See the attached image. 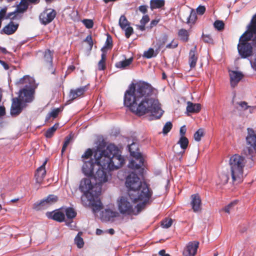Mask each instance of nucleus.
Instances as JSON below:
<instances>
[{
  "label": "nucleus",
  "instance_id": "obj_56",
  "mask_svg": "<svg viewBox=\"0 0 256 256\" xmlns=\"http://www.w3.org/2000/svg\"><path fill=\"white\" fill-rule=\"evenodd\" d=\"M85 41L88 44L90 48L92 47V46L93 45V43H92V37L90 36H88L86 38Z\"/></svg>",
  "mask_w": 256,
  "mask_h": 256
},
{
  "label": "nucleus",
  "instance_id": "obj_54",
  "mask_svg": "<svg viewBox=\"0 0 256 256\" xmlns=\"http://www.w3.org/2000/svg\"><path fill=\"white\" fill-rule=\"evenodd\" d=\"M150 19L148 15L143 16L142 20H140V24L145 26V24L148 22Z\"/></svg>",
  "mask_w": 256,
  "mask_h": 256
},
{
  "label": "nucleus",
  "instance_id": "obj_17",
  "mask_svg": "<svg viewBox=\"0 0 256 256\" xmlns=\"http://www.w3.org/2000/svg\"><path fill=\"white\" fill-rule=\"evenodd\" d=\"M46 216L48 218L59 222H63L65 220V214L63 209L52 212H48L46 214Z\"/></svg>",
  "mask_w": 256,
  "mask_h": 256
},
{
  "label": "nucleus",
  "instance_id": "obj_63",
  "mask_svg": "<svg viewBox=\"0 0 256 256\" xmlns=\"http://www.w3.org/2000/svg\"><path fill=\"white\" fill-rule=\"evenodd\" d=\"M159 254L160 256H170L168 254H166L164 250H161L159 252Z\"/></svg>",
  "mask_w": 256,
  "mask_h": 256
},
{
  "label": "nucleus",
  "instance_id": "obj_11",
  "mask_svg": "<svg viewBox=\"0 0 256 256\" xmlns=\"http://www.w3.org/2000/svg\"><path fill=\"white\" fill-rule=\"evenodd\" d=\"M99 167L100 165L96 162V159L94 158V161L92 160H84L82 167V172L87 176L92 177Z\"/></svg>",
  "mask_w": 256,
  "mask_h": 256
},
{
  "label": "nucleus",
  "instance_id": "obj_19",
  "mask_svg": "<svg viewBox=\"0 0 256 256\" xmlns=\"http://www.w3.org/2000/svg\"><path fill=\"white\" fill-rule=\"evenodd\" d=\"M22 102L18 98H16L12 99V103L10 113L12 116L18 114L22 110Z\"/></svg>",
  "mask_w": 256,
  "mask_h": 256
},
{
  "label": "nucleus",
  "instance_id": "obj_40",
  "mask_svg": "<svg viewBox=\"0 0 256 256\" xmlns=\"http://www.w3.org/2000/svg\"><path fill=\"white\" fill-rule=\"evenodd\" d=\"M196 14L195 13V12L192 11L189 16L188 18L187 23L190 24H193L196 22Z\"/></svg>",
  "mask_w": 256,
  "mask_h": 256
},
{
  "label": "nucleus",
  "instance_id": "obj_44",
  "mask_svg": "<svg viewBox=\"0 0 256 256\" xmlns=\"http://www.w3.org/2000/svg\"><path fill=\"white\" fill-rule=\"evenodd\" d=\"M84 24L88 28H91L93 27L94 22L92 20L90 19H84L82 21Z\"/></svg>",
  "mask_w": 256,
  "mask_h": 256
},
{
  "label": "nucleus",
  "instance_id": "obj_14",
  "mask_svg": "<svg viewBox=\"0 0 256 256\" xmlns=\"http://www.w3.org/2000/svg\"><path fill=\"white\" fill-rule=\"evenodd\" d=\"M199 243L196 241L190 242L187 244L182 252L184 256H194L198 248Z\"/></svg>",
  "mask_w": 256,
  "mask_h": 256
},
{
  "label": "nucleus",
  "instance_id": "obj_31",
  "mask_svg": "<svg viewBox=\"0 0 256 256\" xmlns=\"http://www.w3.org/2000/svg\"><path fill=\"white\" fill-rule=\"evenodd\" d=\"M178 144H180L182 149L184 150L182 154L184 152V150L186 149L188 144V140L186 136L180 137Z\"/></svg>",
  "mask_w": 256,
  "mask_h": 256
},
{
  "label": "nucleus",
  "instance_id": "obj_60",
  "mask_svg": "<svg viewBox=\"0 0 256 256\" xmlns=\"http://www.w3.org/2000/svg\"><path fill=\"white\" fill-rule=\"evenodd\" d=\"M203 40L206 42H210L212 41L210 38L208 36H203Z\"/></svg>",
  "mask_w": 256,
  "mask_h": 256
},
{
  "label": "nucleus",
  "instance_id": "obj_27",
  "mask_svg": "<svg viewBox=\"0 0 256 256\" xmlns=\"http://www.w3.org/2000/svg\"><path fill=\"white\" fill-rule=\"evenodd\" d=\"M228 177L226 174H220L216 180V184L220 188L228 182Z\"/></svg>",
  "mask_w": 256,
  "mask_h": 256
},
{
  "label": "nucleus",
  "instance_id": "obj_35",
  "mask_svg": "<svg viewBox=\"0 0 256 256\" xmlns=\"http://www.w3.org/2000/svg\"><path fill=\"white\" fill-rule=\"evenodd\" d=\"M178 36L181 40L184 42H186L188 40L189 34L187 30L182 29L178 32Z\"/></svg>",
  "mask_w": 256,
  "mask_h": 256
},
{
  "label": "nucleus",
  "instance_id": "obj_1",
  "mask_svg": "<svg viewBox=\"0 0 256 256\" xmlns=\"http://www.w3.org/2000/svg\"><path fill=\"white\" fill-rule=\"evenodd\" d=\"M154 92V88L148 83L132 84L125 92L124 105L137 115L150 113L156 118H159L164 111Z\"/></svg>",
  "mask_w": 256,
  "mask_h": 256
},
{
  "label": "nucleus",
  "instance_id": "obj_39",
  "mask_svg": "<svg viewBox=\"0 0 256 256\" xmlns=\"http://www.w3.org/2000/svg\"><path fill=\"white\" fill-rule=\"evenodd\" d=\"M204 135V130L202 128L198 129L194 134V139L196 142L200 140L202 137Z\"/></svg>",
  "mask_w": 256,
  "mask_h": 256
},
{
  "label": "nucleus",
  "instance_id": "obj_55",
  "mask_svg": "<svg viewBox=\"0 0 256 256\" xmlns=\"http://www.w3.org/2000/svg\"><path fill=\"white\" fill-rule=\"evenodd\" d=\"M186 128L185 126H182L180 128V137L185 136L184 135L186 134Z\"/></svg>",
  "mask_w": 256,
  "mask_h": 256
},
{
  "label": "nucleus",
  "instance_id": "obj_34",
  "mask_svg": "<svg viewBox=\"0 0 256 256\" xmlns=\"http://www.w3.org/2000/svg\"><path fill=\"white\" fill-rule=\"evenodd\" d=\"M158 52H156V48L154 50L152 48H150L148 50L144 52V56L147 58H150L152 57L156 56Z\"/></svg>",
  "mask_w": 256,
  "mask_h": 256
},
{
  "label": "nucleus",
  "instance_id": "obj_42",
  "mask_svg": "<svg viewBox=\"0 0 256 256\" xmlns=\"http://www.w3.org/2000/svg\"><path fill=\"white\" fill-rule=\"evenodd\" d=\"M172 124L168 122H166L165 125L164 126L162 130V132L164 134H168L172 129Z\"/></svg>",
  "mask_w": 256,
  "mask_h": 256
},
{
  "label": "nucleus",
  "instance_id": "obj_43",
  "mask_svg": "<svg viewBox=\"0 0 256 256\" xmlns=\"http://www.w3.org/2000/svg\"><path fill=\"white\" fill-rule=\"evenodd\" d=\"M112 46V39L110 36H108L106 42V46L102 48V50L103 52L106 48H110Z\"/></svg>",
  "mask_w": 256,
  "mask_h": 256
},
{
  "label": "nucleus",
  "instance_id": "obj_59",
  "mask_svg": "<svg viewBox=\"0 0 256 256\" xmlns=\"http://www.w3.org/2000/svg\"><path fill=\"white\" fill-rule=\"evenodd\" d=\"M139 10L142 12L144 14L147 11V7L145 6H141L139 7Z\"/></svg>",
  "mask_w": 256,
  "mask_h": 256
},
{
  "label": "nucleus",
  "instance_id": "obj_4",
  "mask_svg": "<svg viewBox=\"0 0 256 256\" xmlns=\"http://www.w3.org/2000/svg\"><path fill=\"white\" fill-rule=\"evenodd\" d=\"M146 203H143L138 198L128 194L120 196L116 202V208L123 216L136 215L140 208Z\"/></svg>",
  "mask_w": 256,
  "mask_h": 256
},
{
  "label": "nucleus",
  "instance_id": "obj_61",
  "mask_svg": "<svg viewBox=\"0 0 256 256\" xmlns=\"http://www.w3.org/2000/svg\"><path fill=\"white\" fill-rule=\"evenodd\" d=\"M0 64H2V66L5 70H7L8 69L9 67L8 64L0 60Z\"/></svg>",
  "mask_w": 256,
  "mask_h": 256
},
{
  "label": "nucleus",
  "instance_id": "obj_45",
  "mask_svg": "<svg viewBox=\"0 0 256 256\" xmlns=\"http://www.w3.org/2000/svg\"><path fill=\"white\" fill-rule=\"evenodd\" d=\"M214 28L218 30H221L224 28V23L221 20H216L214 23Z\"/></svg>",
  "mask_w": 256,
  "mask_h": 256
},
{
  "label": "nucleus",
  "instance_id": "obj_22",
  "mask_svg": "<svg viewBox=\"0 0 256 256\" xmlns=\"http://www.w3.org/2000/svg\"><path fill=\"white\" fill-rule=\"evenodd\" d=\"M202 108L200 104H194L190 102H187L186 112L188 113H198Z\"/></svg>",
  "mask_w": 256,
  "mask_h": 256
},
{
  "label": "nucleus",
  "instance_id": "obj_41",
  "mask_svg": "<svg viewBox=\"0 0 256 256\" xmlns=\"http://www.w3.org/2000/svg\"><path fill=\"white\" fill-rule=\"evenodd\" d=\"M172 224V218H166L162 222V226L163 228H170Z\"/></svg>",
  "mask_w": 256,
  "mask_h": 256
},
{
  "label": "nucleus",
  "instance_id": "obj_25",
  "mask_svg": "<svg viewBox=\"0 0 256 256\" xmlns=\"http://www.w3.org/2000/svg\"><path fill=\"white\" fill-rule=\"evenodd\" d=\"M196 47L194 46L190 52L189 63L192 68L195 67L197 62L198 57L196 56Z\"/></svg>",
  "mask_w": 256,
  "mask_h": 256
},
{
  "label": "nucleus",
  "instance_id": "obj_26",
  "mask_svg": "<svg viewBox=\"0 0 256 256\" xmlns=\"http://www.w3.org/2000/svg\"><path fill=\"white\" fill-rule=\"evenodd\" d=\"M18 28V24H14L13 22H10L4 28L3 31L6 34H12Z\"/></svg>",
  "mask_w": 256,
  "mask_h": 256
},
{
  "label": "nucleus",
  "instance_id": "obj_28",
  "mask_svg": "<svg viewBox=\"0 0 256 256\" xmlns=\"http://www.w3.org/2000/svg\"><path fill=\"white\" fill-rule=\"evenodd\" d=\"M104 214L108 220H110L111 218L118 217L120 214L118 210L116 212L110 209H106L105 210Z\"/></svg>",
  "mask_w": 256,
  "mask_h": 256
},
{
  "label": "nucleus",
  "instance_id": "obj_62",
  "mask_svg": "<svg viewBox=\"0 0 256 256\" xmlns=\"http://www.w3.org/2000/svg\"><path fill=\"white\" fill-rule=\"evenodd\" d=\"M5 114V108L4 106H0V116H4Z\"/></svg>",
  "mask_w": 256,
  "mask_h": 256
},
{
  "label": "nucleus",
  "instance_id": "obj_7",
  "mask_svg": "<svg viewBox=\"0 0 256 256\" xmlns=\"http://www.w3.org/2000/svg\"><path fill=\"white\" fill-rule=\"evenodd\" d=\"M246 163V158L239 154H235L230 157L229 172L234 183L239 184L242 182L245 176L244 170Z\"/></svg>",
  "mask_w": 256,
  "mask_h": 256
},
{
  "label": "nucleus",
  "instance_id": "obj_18",
  "mask_svg": "<svg viewBox=\"0 0 256 256\" xmlns=\"http://www.w3.org/2000/svg\"><path fill=\"white\" fill-rule=\"evenodd\" d=\"M48 162L47 160H46L39 167L37 170L35 174V178L36 182L38 184H40L46 176V170L45 166Z\"/></svg>",
  "mask_w": 256,
  "mask_h": 256
},
{
  "label": "nucleus",
  "instance_id": "obj_21",
  "mask_svg": "<svg viewBox=\"0 0 256 256\" xmlns=\"http://www.w3.org/2000/svg\"><path fill=\"white\" fill-rule=\"evenodd\" d=\"M191 205L194 212H197L201 210V200L198 194H193L191 196Z\"/></svg>",
  "mask_w": 256,
  "mask_h": 256
},
{
  "label": "nucleus",
  "instance_id": "obj_13",
  "mask_svg": "<svg viewBox=\"0 0 256 256\" xmlns=\"http://www.w3.org/2000/svg\"><path fill=\"white\" fill-rule=\"evenodd\" d=\"M118 24L120 28L124 31L126 38H129L133 33V28L130 26V23L124 15L120 16L118 21Z\"/></svg>",
  "mask_w": 256,
  "mask_h": 256
},
{
  "label": "nucleus",
  "instance_id": "obj_53",
  "mask_svg": "<svg viewBox=\"0 0 256 256\" xmlns=\"http://www.w3.org/2000/svg\"><path fill=\"white\" fill-rule=\"evenodd\" d=\"M60 110L59 108L54 110L50 114V116H52L54 118H56L57 116L58 115V113L60 112Z\"/></svg>",
  "mask_w": 256,
  "mask_h": 256
},
{
  "label": "nucleus",
  "instance_id": "obj_2",
  "mask_svg": "<svg viewBox=\"0 0 256 256\" xmlns=\"http://www.w3.org/2000/svg\"><path fill=\"white\" fill-rule=\"evenodd\" d=\"M94 157L100 167L92 178L98 186L105 185L111 180L110 171L120 168L124 164V157L113 144H110L103 150L100 147L97 148L94 151Z\"/></svg>",
  "mask_w": 256,
  "mask_h": 256
},
{
  "label": "nucleus",
  "instance_id": "obj_12",
  "mask_svg": "<svg viewBox=\"0 0 256 256\" xmlns=\"http://www.w3.org/2000/svg\"><path fill=\"white\" fill-rule=\"evenodd\" d=\"M42 54L40 62L42 64L47 68L48 70H52V53L47 50L44 52H40Z\"/></svg>",
  "mask_w": 256,
  "mask_h": 256
},
{
  "label": "nucleus",
  "instance_id": "obj_23",
  "mask_svg": "<svg viewBox=\"0 0 256 256\" xmlns=\"http://www.w3.org/2000/svg\"><path fill=\"white\" fill-rule=\"evenodd\" d=\"M167 40L168 36L166 35H164L156 40V42L154 44V46L156 49V52H160L167 42Z\"/></svg>",
  "mask_w": 256,
  "mask_h": 256
},
{
  "label": "nucleus",
  "instance_id": "obj_58",
  "mask_svg": "<svg viewBox=\"0 0 256 256\" xmlns=\"http://www.w3.org/2000/svg\"><path fill=\"white\" fill-rule=\"evenodd\" d=\"M238 104L242 110H246L248 108L247 104L244 102H239Z\"/></svg>",
  "mask_w": 256,
  "mask_h": 256
},
{
  "label": "nucleus",
  "instance_id": "obj_24",
  "mask_svg": "<svg viewBox=\"0 0 256 256\" xmlns=\"http://www.w3.org/2000/svg\"><path fill=\"white\" fill-rule=\"evenodd\" d=\"M86 91L85 88H78L74 90H71L69 94V98L70 100H73L82 96Z\"/></svg>",
  "mask_w": 256,
  "mask_h": 256
},
{
  "label": "nucleus",
  "instance_id": "obj_51",
  "mask_svg": "<svg viewBox=\"0 0 256 256\" xmlns=\"http://www.w3.org/2000/svg\"><path fill=\"white\" fill-rule=\"evenodd\" d=\"M178 46V42L177 40H173L170 43L168 44L166 46L167 48H174Z\"/></svg>",
  "mask_w": 256,
  "mask_h": 256
},
{
  "label": "nucleus",
  "instance_id": "obj_36",
  "mask_svg": "<svg viewBox=\"0 0 256 256\" xmlns=\"http://www.w3.org/2000/svg\"><path fill=\"white\" fill-rule=\"evenodd\" d=\"M58 124H55L54 126H52L50 128H48L45 134V136L47 138H51L53 136L54 132H56V130L58 128Z\"/></svg>",
  "mask_w": 256,
  "mask_h": 256
},
{
  "label": "nucleus",
  "instance_id": "obj_64",
  "mask_svg": "<svg viewBox=\"0 0 256 256\" xmlns=\"http://www.w3.org/2000/svg\"><path fill=\"white\" fill-rule=\"evenodd\" d=\"M158 22V20H153L150 22V27H152L154 26H156Z\"/></svg>",
  "mask_w": 256,
  "mask_h": 256
},
{
  "label": "nucleus",
  "instance_id": "obj_52",
  "mask_svg": "<svg viewBox=\"0 0 256 256\" xmlns=\"http://www.w3.org/2000/svg\"><path fill=\"white\" fill-rule=\"evenodd\" d=\"M206 11V8L204 6H199L196 9V12L198 14L202 15Z\"/></svg>",
  "mask_w": 256,
  "mask_h": 256
},
{
  "label": "nucleus",
  "instance_id": "obj_47",
  "mask_svg": "<svg viewBox=\"0 0 256 256\" xmlns=\"http://www.w3.org/2000/svg\"><path fill=\"white\" fill-rule=\"evenodd\" d=\"M252 68L256 71V53L252 54L250 59Z\"/></svg>",
  "mask_w": 256,
  "mask_h": 256
},
{
  "label": "nucleus",
  "instance_id": "obj_49",
  "mask_svg": "<svg viewBox=\"0 0 256 256\" xmlns=\"http://www.w3.org/2000/svg\"><path fill=\"white\" fill-rule=\"evenodd\" d=\"M236 202H233L229 204L228 206H225L222 210H224L226 212L229 214L231 209L233 208V206L236 205Z\"/></svg>",
  "mask_w": 256,
  "mask_h": 256
},
{
  "label": "nucleus",
  "instance_id": "obj_3",
  "mask_svg": "<svg viewBox=\"0 0 256 256\" xmlns=\"http://www.w3.org/2000/svg\"><path fill=\"white\" fill-rule=\"evenodd\" d=\"M127 194L138 198L142 202L146 203L152 196V192L147 184L134 173L130 174L126 180Z\"/></svg>",
  "mask_w": 256,
  "mask_h": 256
},
{
  "label": "nucleus",
  "instance_id": "obj_9",
  "mask_svg": "<svg viewBox=\"0 0 256 256\" xmlns=\"http://www.w3.org/2000/svg\"><path fill=\"white\" fill-rule=\"evenodd\" d=\"M129 151L130 155L132 156L135 160H132L130 161L128 166L132 169L140 168L144 164V159L142 154L138 152V145L135 142H132L128 146Z\"/></svg>",
  "mask_w": 256,
  "mask_h": 256
},
{
  "label": "nucleus",
  "instance_id": "obj_50",
  "mask_svg": "<svg viewBox=\"0 0 256 256\" xmlns=\"http://www.w3.org/2000/svg\"><path fill=\"white\" fill-rule=\"evenodd\" d=\"M70 140H71V137L70 136H68L66 138V140L64 141V145H63V146H62V154L64 151L65 150H66L69 144L70 143Z\"/></svg>",
  "mask_w": 256,
  "mask_h": 256
},
{
  "label": "nucleus",
  "instance_id": "obj_32",
  "mask_svg": "<svg viewBox=\"0 0 256 256\" xmlns=\"http://www.w3.org/2000/svg\"><path fill=\"white\" fill-rule=\"evenodd\" d=\"M28 2L26 0H21L20 2L17 6L16 10L20 14L24 12L28 8Z\"/></svg>",
  "mask_w": 256,
  "mask_h": 256
},
{
  "label": "nucleus",
  "instance_id": "obj_46",
  "mask_svg": "<svg viewBox=\"0 0 256 256\" xmlns=\"http://www.w3.org/2000/svg\"><path fill=\"white\" fill-rule=\"evenodd\" d=\"M20 13L18 12L17 10L16 9L14 12H10L8 16L7 17L10 19H15L19 18L20 16L19 14Z\"/></svg>",
  "mask_w": 256,
  "mask_h": 256
},
{
  "label": "nucleus",
  "instance_id": "obj_20",
  "mask_svg": "<svg viewBox=\"0 0 256 256\" xmlns=\"http://www.w3.org/2000/svg\"><path fill=\"white\" fill-rule=\"evenodd\" d=\"M58 200V198L54 195H50L46 199L42 200L38 204L40 208H44L51 205Z\"/></svg>",
  "mask_w": 256,
  "mask_h": 256
},
{
  "label": "nucleus",
  "instance_id": "obj_30",
  "mask_svg": "<svg viewBox=\"0 0 256 256\" xmlns=\"http://www.w3.org/2000/svg\"><path fill=\"white\" fill-rule=\"evenodd\" d=\"M133 60L132 58L126 59L116 64V66L118 68H126L129 66Z\"/></svg>",
  "mask_w": 256,
  "mask_h": 256
},
{
  "label": "nucleus",
  "instance_id": "obj_57",
  "mask_svg": "<svg viewBox=\"0 0 256 256\" xmlns=\"http://www.w3.org/2000/svg\"><path fill=\"white\" fill-rule=\"evenodd\" d=\"M6 14V9L4 8L0 11V24H2V20Z\"/></svg>",
  "mask_w": 256,
  "mask_h": 256
},
{
  "label": "nucleus",
  "instance_id": "obj_15",
  "mask_svg": "<svg viewBox=\"0 0 256 256\" xmlns=\"http://www.w3.org/2000/svg\"><path fill=\"white\" fill-rule=\"evenodd\" d=\"M230 84L232 87H235L244 78V74L240 71L237 70H228Z\"/></svg>",
  "mask_w": 256,
  "mask_h": 256
},
{
  "label": "nucleus",
  "instance_id": "obj_29",
  "mask_svg": "<svg viewBox=\"0 0 256 256\" xmlns=\"http://www.w3.org/2000/svg\"><path fill=\"white\" fill-rule=\"evenodd\" d=\"M164 4V0H151L150 2V8L152 10L160 8Z\"/></svg>",
  "mask_w": 256,
  "mask_h": 256
},
{
  "label": "nucleus",
  "instance_id": "obj_10",
  "mask_svg": "<svg viewBox=\"0 0 256 256\" xmlns=\"http://www.w3.org/2000/svg\"><path fill=\"white\" fill-rule=\"evenodd\" d=\"M246 140L247 152L245 153L246 155L253 157L256 154V133L252 128H247Z\"/></svg>",
  "mask_w": 256,
  "mask_h": 256
},
{
  "label": "nucleus",
  "instance_id": "obj_8",
  "mask_svg": "<svg viewBox=\"0 0 256 256\" xmlns=\"http://www.w3.org/2000/svg\"><path fill=\"white\" fill-rule=\"evenodd\" d=\"M16 84L23 86L19 92L18 98L22 102H32L34 98V90L36 88L34 80L32 77L26 76L20 78Z\"/></svg>",
  "mask_w": 256,
  "mask_h": 256
},
{
  "label": "nucleus",
  "instance_id": "obj_37",
  "mask_svg": "<svg viewBox=\"0 0 256 256\" xmlns=\"http://www.w3.org/2000/svg\"><path fill=\"white\" fill-rule=\"evenodd\" d=\"M106 60V54L104 52H102L101 56V60L98 64V68L100 70H103L105 68V60Z\"/></svg>",
  "mask_w": 256,
  "mask_h": 256
},
{
  "label": "nucleus",
  "instance_id": "obj_16",
  "mask_svg": "<svg viewBox=\"0 0 256 256\" xmlns=\"http://www.w3.org/2000/svg\"><path fill=\"white\" fill-rule=\"evenodd\" d=\"M55 16L56 12L54 10H47L40 14V19L42 24H46L52 22Z\"/></svg>",
  "mask_w": 256,
  "mask_h": 256
},
{
  "label": "nucleus",
  "instance_id": "obj_33",
  "mask_svg": "<svg viewBox=\"0 0 256 256\" xmlns=\"http://www.w3.org/2000/svg\"><path fill=\"white\" fill-rule=\"evenodd\" d=\"M64 214L68 219H72L76 216V212L70 208L63 209Z\"/></svg>",
  "mask_w": 256,
  "mask_h": 256
},
{
  "label": "nucleus",
  "instance_id": "obj_48",
  "mask_svg": "<svg viewBox=\"0 0 256 256\" xmlns=\"http://www.w3.org/2000/svg\"><path fill=\"white\" fill-rule=\"evenodd\" d=\"M92 153L93 152L91 149H88L82 156V158H84V160H86L90 158L92 154Z\"/></svg>",
  "mask_w": 256,
  "mask_h": 256
},
{
  "label": "nucleus",
  "instance_id": "obj_5",
  "mask_svg": "<svg viewBox=\"0 0 256 256\" xmlns=\"http://www.w3.org/2000/svg\"><path fill=\"white\" fill-rule=\"evenodd\" d=\"M256 38V14L253 17L250 24L248 26L247 30L240 36L238 50L240 55L243 58L252 55V47L251 41Z\"/></svg>",
  "mask_w": 256,
  "mask_h": 256
},
{
  "label": "nucleus",
  "instance_id": "obj_6",
  "mask_svg": "<svg viewBox=\"0 0 256 256\" xmlns=\"http://www.w3.org/2000/svg\"><path fill=\"white\" fill-rule=\"evenodd\" d=\"M94 184L88 178H83L80 182L79 189L84 193L82 196V202L84 205L90 206L94 212L99 211L102 208V203L96 196H94Z\"/></svg>",
  "mask_w": 256,
  "mask_h": 256
},
{
  "label": "nucleus",
  "instance_id": "obj_38",
  "mask_svg": "<svg viewBox=\"0 0 256 256\" xmlns=\"http://www.w3.org/2000/svg\"><path fill=\"white\" fill-rule=\"evenodd\" d=\"M81 232H78L74 239V242L78 248H82L84 244V240L80 237Z\"/></svg>",
  "mask_w": 256,
  "mask_h": 256
}]
</instances>
